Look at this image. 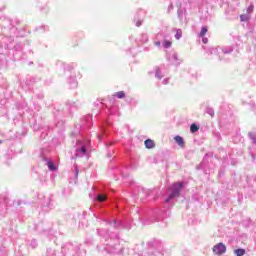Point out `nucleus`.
<instances>
[{
  "mask_svg": "<svg viewBox=\"0 0 256 256\" xmlns=\"http://www.w3.org/2000/svg\"><path fill=\"white\" fill-rule=\"evenodd\" d=\"M183 189V184L181 182L174 183L170 188H169V195L168 198L165 200V203H169L172 199H175L179 197V193H181V190Z\"/></svg>",
  "mask_w": 256,
  "mask_h": 256,
  "instance_id": "1",
  "label": "nucleus"
},
{
  "mask_svg": "<svg viewBox=\"0 0 256 256\" xmlns=\"http://www.w3.org/2000/svg\"><path fill=\"white\" fill-rule=\"evenodd\" d=\"M212 251L215 253V255H223L227 252V246L220 242L212 248Z\"/></svg>",
  "mask_w": 256,
  "mask_h": 256,
  "instance_id": "2",
  "label": "nucleus"
},
{
  "mask_svg": "<svg viewBox=\"0 0 256 256\" xmlns=\"http://www.w3.org/2000/svg\"><path fill=\"white\" fill-rule=\"evenodd\" d=\"M86 154H87V148H85V146H82L81 149L76 150L77 157H85Z\"/></svg>",
  "mask_w": 256,
  "mask_h": 256,
  "instance_id": "3",
  "label": "nucleus"
},
{
  "mask_svg": "<svg viewBox=\"0 0 256 256\" xmlns=\"http://www.w3.org/2000/svg\"><path fill=\"white\" fill-rule=\"evenodd\" d=\"M144 145L146 149H153V147H155V142L151 139H147L145 140Z\"/></svg>",
  "mask_w": 256,
  "mask_h": 256,
  "instance_id": "4",
  "label": "nucleus"
},
{
  "mask_svg": "<svg viewBox=\"0 0 256 256\" xmlns=\"http://www.w3.org/2000/svg\"><path fill=\"white\" fill-rule=\"evenodd\" d=\"M174 141L179 145V147H183V145H185V141L181 136H175Z\"/></svg>",
  "mask_w": 256,
  "mask_h": 256,
  "instance_id": "5",
  "label": "nucleus"
},
{
  "mask_svg": "<svg viewBox=\"0 0 256 256\" xmlns=\"http://www.w3.org/2000/svg\"><path fill=\"white\" fill-rule=\"evenodd\" d=\"M168 59L172 63V65H177L178 58L175 53H173L171 56H169Z\"/></svg>",
  "mask_w": 256,
  "mask_h": 256,
  "instance_id": "6",
  "label": "nucleus"
},
{
  "mask_svg": "<svg viewBox=\"0 0 256 256\" xmlns=\"http://www.w3.org/2000/svg\"><path fill=\"white\" fill-rule=\"evenodd\" d=\"M207 31H208L207 27H206V26H203V27L201 28L200 33L198 34V37H200V38L205 37V35H207Z\"/></svg>",
  "mask_w": 256,
  "mask_h": 256,
  "instance_id": "7",
  "label": "nucleus"
},
{
  "mask_svg": "<svg viewBox=\"0 0 256 256\" xmlns=\"http://www.w3.org/2000/svg\"><path fill=\"white\" fill-rule=\"evenodd\" d=\"M234 254L236 256H243V255H245V249H243V248L236 249V250H234Z\"/></svg>",
  "mask_w": 256,
  "mask_h": 256,
  "instance_id": "8",
  "label": "nucleus"
},
{
  "mask_svg": "<svg viewBox=\"0 0 256 256\" xmlns=\"http://www.w3.org/2000/svg\"><path fill=\"white\" fill-rule=\"evenodd\" d=\"M47 166L50 171H55L57 169V167H55V163H53V161H48Z\"/></svg>",
  "mask_w": 256,
  "mask_h": 256,
  "instance_id": "9",
  "label": "nucleus"
},
{
  "mask_svg": "<svg viewBox=\"0 0 256 256\" xmlns=\"http://www.w3.org/2000/svg\"><path fill=\"white\" fill-rule=\"evenodd\" d=\"M249 19H251V16H249V14H242L240 16V21L242 22L248 21Z\"/></svg>",
  "mask_w": 256,
  "mask_h": 256,
  "instance_id": "10",
  "label": "nucleus"
},
{
  "mask_svg": "<svg viewBox=\"0 0 256 256\" xmlns=\"http://www.w3.org/2000/svg\"><path fill=\"white\" fill-rule=\"evenodd\" d=\"M190 131L191 133H197V131H199V127H197V124H192L190 126Z\"/></svg>",
  "mask_w": 256,
  "mask_h": 256,
  "instance_id": "11",
  "label": "nucleus"
},
{
  "mask_svg": "<svg viewBox=\"0 0 256 256\" xmlns=\"http://www.w3.org/2000/svg\"><path fill=\"white\" fill-rule=\"evenodd\" d=\"M181 37H183V32L181 31V29H178L175 34V39L179 40L181 39Z\"/></svg>",
  "mask_w": 256,
  "mask_h": 256,
  "instance_id": "12",
  "label": "nucleus"
},
{
  "mask_svg": "<svg viewBox=\"0 0 256 256\" xmlns=\"http://www.w3.org/2000/svg\"><path fill=\"white\" fill-rule=\"evenodd\" d=\"M163 47H165V49H169V47H171V41L165 40L163 42Z\"/></svg>",
  "mask_w": 256,
  "mask_h": 256,
  "instance_id": "13",
  "label": "nucleus"
},
{
  "mask_svg": "<svg viewBox=\"0 0 256 256\" xmlns=\"http://www.w3.org/2000/svg\"><path fill=\"white\" fill-rule=\"evenodd\" d=\"M116 97H118V99H123L125 97V92L123 91L117 92Z\"/></svg>",
  "mask_w": 256,
  "mask_h": 256,
  "instance_id": "14",
  "label": "nucleus"
},
{
  "mask_svg": "<svg viewBox=\"0 0 256 256\" xmlns=\"http://www.w3.org/2000/svg\"><path fill=\"white\" fill-rule=\"evenodd\" d=\"M105 199H107V196H105V195H103V194H100V195H98V197H97V200L100 201V202L105 201Z\"/></svg>",
  "mask_w": 256,
  "mask_h": 256,
  "instance_id": "15",
  "label": "nucleus"
},
{
  "mask_svg": "<svg viewBox=\"0 0 256 256\" xmlns=\"http://www.w3.org/2000/svg\"><path fill=\"white\" fill-rule=\"evenodd\" d=\"M249 137H250L252 143H256V135L254 133H249Z\"/></svg>",
  "mask_w": 256,
  "mask_h": 256,
  "instance_id": "16",
  "label": "nucleus"
},
{
  "mask_svg": "<svg viewBox=\"0 0 256 256\" xmlns=\"http://www.w3.org/2000/svg\"><path fill=\"white\" fill-rule=\"evenodd\" d=\"M207 113H208V115H210L211 117H214V115H215V111H214L213 109H211V108H208V109H207Z\"/></svg>",
  "mask_w": 256,
  "mask_h": 256,
  "instance_id": "17",
  "label": "nucleus"
},
{
  "mask_svg": "<svg viewBox=\"0 0 256 256\" xmlns=\"http://www.w3.org/2000/svg\"><path fill=\"white\" fill-rule=\"evenodd\" d=\"M253 9H254V6H253V5H250V6L247 8V13H248V15H251V13H253Z\"/></svg>",
  "mask_w": 256,
  "mask_h": 256,
  "instance_id": "18",
  "label": "nucleus"
},
{
  "mask_svg": "<svg viewBox=\"0 0 256 256\" xmlns=\"http://www.w3.org/2000/svg\"><path fill=\"white\" fill-rule=\"evenodd\" d=\"M156 77L158 78V79H161V70H156Z\"/></svg>",
  "mask_w": 256,
  "mask_h": 256,
  "instance_id": "19",
  "label": "nucleus"
},
{
  "mask_svg": "<svg viewBox=\"0 0 256 256\" xmlns=\"http://www.w3.org/2000/svg\"><path fill=\"white\" fill-rule=\"evenodd\" d=\"M202 42H203L204 44H207V43H209V39H208V38H204V36H203Z\"/></svg>",
  "mask_w": 256,
  "mask_h": 256,
  "instance_id": "20",
  "label": "nucleus"
},
{
  "mask_svg": "<svg viewBox=\"0 0 256 256\" xmlns=\"http://www.w3.org/2000/svg\"><path fill=\"white\" fill-rule=\"evenodd\" d=\"M167 83H169V79H164V80H163V84H164V85H167Z\"/></svg>",
  "mask_w": 256,
  "mask_h": 256,
  "instance_id": "21",
  "label": "nucleus"
},
{
  "mask_svg": "<svg viewBox=\"0 0 256 256\" xmlns=\"http://www.w3.org/2000/svg\"><path fill=\"white\" fill-rule=\"evenodd\" d=\"M136 27H141V22L140 21L136 22Z\"/></svg>",
  "mask_w": 256,
  "mask_h": 256,
  "instance_id": "22",
  "label": "nucleus"
},
{
  "mask_svg": "<svg viewBox=\"0 0 256 256\" xmlns=\"http://www.w3.org/2000/svg\"><path fill=\"white\" fill-rule=\"evenodd\" d=\"M155 45H157V47H159L161 45V42H156Z\"/></svg>",
  "mask_w": 256,
  "mask_h": 256,
  "instance_id": "23",
  "label": "nucleus"
}]
</instances>
